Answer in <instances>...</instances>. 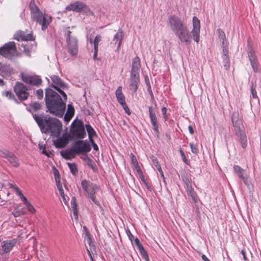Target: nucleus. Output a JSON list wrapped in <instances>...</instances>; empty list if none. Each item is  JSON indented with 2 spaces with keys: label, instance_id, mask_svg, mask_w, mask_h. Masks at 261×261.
<instances>
[{
  "label": "nucleus",
  "instance_id": "f257e3e1",
  "mask_svg": "<svg viewBox=\"0 0 261 261\" xmlns=\"http://www.w3.org/2000/svg\"><path fill=\"white\" fill-rule=\"evenodd\" d=\"M50 78L52 81L51 86L62 95L63 99L58 93L51 89L46 88L45 95L46 108L50 114L61 118L65 113V101L67 99V95L61 89L66 88L67 85L57 75H50Z\"/></svg>",
  "mask_w": 261,
  "mask_h": 261
},
{
  "label": "nucleus",
  "instance_id": "f03ea898",
  "mask_svg": "<svg viewBox=\"0 0 261 261\" xmlns=\"http://www.w3.org/2000/svg\"><path fill=\"white\" fill-rule=\"evenodd\" d=\"M192 22L193 29L190 32L184 21L179 17L172 15L167 19V24L170 30L181 43L187 45L191 43L192 36L197 43L199 42L200 39V20L194 16L193 17Z\"/></svg>",
  "mask_w": 261,
  "mask_h": 261
},
{
  "label": "nucleus",
  "instance_id": "7ed1b4c3",
  "mask_svg": "<svg viewBox=\"0 0 261 261\" xmlns=\"http://www.w3.org/2000/svg\"><path fill=\"white\" fill-rule=\"evenodd\" d=\"M33 118L43 133H50L51 136L58 137L62 129V124L57 118L48 115H33Z\"/></svg>",
  "mask_w": 261,
  "mask_h": 261
},
{
  "label": "nucleus",
  "instance_id": "20e7f679",
  "mask_svg": "<svg viewBox=\"0 0 261 261\" xmlns=\"http://www.w3.org/2000/svg\"><path fill=\"white\" fill-rule=\"evenodd\" d=\"M29 7L31 11V18L41 25L42 31H45L51 22V17L43 14L38 8L34 0H31Z\"/></svg>",
  "mask_w": 261,
  "mask_h": 261
},
{
  "label": "nucleus",
  "instance_id": "39448f33",
  "mask_svg": "<svg viewBox=\"0 0 261 261\" xmlns=\"http://www.w3.org/2000/svg\"><path fill=\"white\" fill-rule=\"evenodd\" d=\"M231 120L237 140L242 148L245 149L247 146V136L242 123V120L238 113H233L232 114Z\"/></svg>",
  "mask_w": 261,
  "mask_h": 261
},
{
  "label": "nucleus",
  "instance_id": "423d86ee",
  "mask_svg": "<svg viewBox=\"0 0 261 261\" xmlns=\"http://www.w3.org/2000/svg\"><path fill=\"white\" fill-rule=\"evenodd\" d=\"M65 36L69 53L72 56H75L77 54L79 50L77 40L75 36L72 35V32L69 30V27L65 29Z\"/></svg>",
  "mask_w": 261,
  "mask_h": 261
},
{
  "label": "nucleus",
  "instance_id": "0eeeda50",
  "mask_svg": "<svg viewBox=\"0 0 261 261\" xmlns=\"http://www.w3.org/2000/svg\"><path fill=\"white\" fill-rule=\"evenodd\" d=\"M81 186L92 201L95 204L99 206V202L96 200L95 196V193L98 190V187L96 184L86 179L82 181Z\"/></svg>",
  "mask_w": 261,
  "mask_h": 261
},
{
  "label": "nucleus",
  "instance_id": "6e6552de",
  "mask_svg": "<svg viewBox=\"0 0 261 261\" xmlns=\"http://www.w3.org/2000/svg\"><path fill=\"white\" fill-rule=\"evenodd\" d=\"M86 134L84 124L82 121L75 122L74 121L71 123L69 135L71 139H82L85 138Z\"/></svg>",
  "mask_w": 261,
  "mask_h": 261
},
{
  "label": "nucleus",
  "instance_id": "1a4fd4ad",
  "mask_svg": "<svg viewBox=\"0 0 261 261\" xmlns=\"http://www.w3.org/2000/svg\"><path fill=\"white\" fill-rule=\"evenodd\" d=\"M16 52V47L14 42H9L0 47V55L8 59H11Z\"/></svg>",
  "mask_w": 261,
  "mask_h": 261
},
{
  "label": "nucleus",
  "instance_id": "9d476101",
  "mask_svg": "<svg viewBox=\"0 0 261 261\" xmlns=\"http://www.w3.org/2000/svg\"><path fill=\"white\" fill-rule=\"evenodd\" d=\"M66 10L79 13H88L90 12V10L88 6L85 3L80 1H76L70 4L66 7Z\"/></svg>",
  "mask_w": 261,
  "mask_h": 261
},
{
  "label": "nucleus",
  "instance_id": "9b49d317",
  "mask_svg": "<svg viewBox=\"0 0 261 261\" xmlns=\"http://www.w3.org/2000/svg\"><path fill=\"white\" fill-rule=\"evenodd\" d=\"M73 146L76 151V153L86 154L91 150V146L87 140H79L75 142Z\"/></svg>",
  "mask_w": 261,
  "mask_h": 261
},
{
  "label": "nucleus",
  "instance_id": "f8f14e48",
  "mask_svg": "<svg viewBox=\"0 0 261 261\" xmlns=\"http://www.w3.org/2000/svg\"><path fill=\"white\" fill-rule=\"evenodd\" d=\"M14 89L16 95L21 100L27 99L29 96L28 88L22 83L17 82Z\"/></svg>",
  "mask_w": 261,
  "mask_h": 261
},
{
  "label": "nucleus",
  "instance_id": "ddd939ff",
  "mask_svg": "<svg viewBox=\"0 0 261 261\" xmlns=\"http://www.w3.org/2000/svg\"><path fill=\"white\" fill-rule=\"evenodd\" d=\"M0 154L3 158H6L12 166L14 167L19 166V161L13 152L6 149H3L0 150Z\"/></svg>",
  "mask_w": 261,
  "mask_h": 261
},
{
  "label": "nucleus",
  "instance_id": "4468645a",
  "mask_svg": "<svg viewBox=\"0 0 261 261\" xmlns=\"http://www.w3.org/2000/svg\"><path fill=\"white\" fill-rule=\"evenodd\" d=\"M21 79L25 83L36 86H39L42 83L41 79L37 75L32 76L21 73Z\"/></svg>",
  "mask_w": 261,
  "mask_h": 261
},
{
  "label": "nucleus",
  "instance_id": "2eb2a0df",
  "mask_svg": "<svg viewBox=\"0 0 261 261\" xmlns=\"http://www.w3.org/2000/svg\"><path fill=\"white\" fill-rule=\"evenodd\" d=\"M235 173L241 179L244 184L247 187H249L248 182V176L246 171L238 165H234L233 167Z\"/></svg>",
  "mask_w": 261,
  "mask_h": 261
},
{
  "label": "nucleus",
  "instance_id": "dca6fc26",
  "mask_svg": "<svg viewBox=\"0 0 261 261\" xmlns=\"http://www.w3.org/2000/svg\"><path fill=\"white\" fill-rule=\"evenodd\" d=\"M54 141V144L56 148H62L65 147L68 143L69 136L66 133L63 134L61 137H59Z\"/></svg>",
  "mask_w": 261,
  "mask_h": 261
},
{
  "label": "nucleus",
  "instance_id": "f3484780",
  "mask_svg": "<svg viewBox=\"0 0 261 261\" xmlns=\"http://www.w3.org/2000/svg\"><path fill=\"white\" fill-rule=\"evenodd\" d=\"M18 243V240L16 239L3 241L1 245L3 252H10Z\"/></svg>",
  "mask_w": 261,
  "mask_h": 261
},
{
  "label": "nucleus",
  "instance_id": "a211bd4d",
  "mask_svg": "<svg viewBox=\"0 0 261 261\" xmlns=\"http://www.w3.org/2000/svg\"><path fill=\"white\" fill-rule=\"evenodd\" d=\"M140 83V75H130L129 89L133 93L136 92Z\"/></svg>",
  "mask_w": 261,
  "mask_h": 261
},
{
  "label": "nucleus",
  "instance_id": "6ab92c4d",
  "mask_svg": "<svg viewBox=\"0 0 261 261\" xmlns=\"http://www.w3.org/2000/svg\"><path fill=\"white\" fill-rule=\"evenodd\" d=\"M141 68L140 58L136 56L132 62L130 75H140L139 72Z\"/></svg>",
  "mask_w": 261,
  "mask_h": 261
},
{
  "label": "nucleus",
  "instance_id": "aec40b11",
  "mask_svg": "<svg viewBox=\"0 0 261 261\" xmlns=\"http://www.w3.org/2000/svg\"><path fill=\"white\" fill-rule=\"evenodd\" d=\"M13 71L10 65L7 63L0 62V75L3 77L9 76Z\"/></svg>",
  "mask_w": 261,
  "mask_h": 261
},
{
  "label": "nucleus",
  "instance_id": "412c9836",
  "mask_svg": "<svg viewBox=\"0 0 261 261\" xmlns=\"http://www.w3.org/2000/svg\"><path fill=\"white\" fill-rule=\"evenodd\" d=\"M248 55L253 71L256 72H257L258 64L254 51L252 49H249L248 50Z\"/></svg>",
  "mask_w": 261,
  "mask_h": 261
},
{
  "label": "nucleus",
  "instance_id": "4be33fe9",
  "mask_svg": "<svg viewBox=\"0 0 261 261\" xmlns=\"http://www.w3.org/2000/svg\"><path fill=\"white\" fill-rule=\"evenodd\" d=\"M14 38L17 40L32 41L35 39L32 34H26L22 31H18L14 35Z\"/></svg>",
  "mask_w": 261,
  "mask_h": 261
},
{
  "label": "nucleus",
  "instance_id": "5701e85b",
  "mask_svg": "<svg viewBox=\"0 0 261 261\" xmlns=\"http://www.w3.org/2000/svg\"><path fill=\"white\" fill-rule=\"evenodd\" d=\"M60 153L61 156L65 159L71 160L75 158L76 151H75V149L72 146L70 148L61 151Z\"/></svg>",
  "mask_w": 261,
  "mask_h": 261
},
{
  "label": "nucleus",
  "instance_id": "b1692460",
  "mask_svg": "<svg viewBox=\"0 0 261 261\" xmlns=\"http://www.w3.org/2000/svg\"><path fill=\"white\" fill-rule=\"evenodd\" d=\"M124 34L123 32L122 29H119L117 33L115 35L114 37V41H116L115 43L118 42V45L117 50H118L120 47L123 38Z\"/></svg>",
  "mask_w": 261,
  "mask_h": 261
},
{
  "label": "nucleus",
  "instance_id": "393cba45",
  "mask_svg": "<svg viewBox=\"0 0 261 261\" xmlns=\"http://www.w3.org/2000/svg\"><path fill=\"white\" fill-rule=\"evenodd\" d=\"M74 114V109L73 107L71 104H68L67 106V110L64 116V120L68 122L70 120Z\"/></svg>",
  "mask_w": 261,
  "mask_h": 261
},
{
  "label": "nucleus",
  "instance_id": "a878e982",
  "mask_svg": "<svg viewBox=\"0 0 261 261\" xmlns=\"http://www.w3.org/2000/svg\"><path fill=\"white\" fill-rule=\"evenodd\" d=\"M116 96L118 102L121 105L123 104L125 102V99L124 95L122 92V87L121 86L118 87V88L116 90Z\"/></svg>",
  "mask_w": 261,
  "mask_h": 261
},
{
  "label": "nucleus",
  "instance_id": "bb28decb",
  "mask_svg": "<svg viewBox=\"0 0 261 261\" xmlns=\"http://www.w3.org/2000/svg\"><path fill=\"white\" fill-rule=\"evenodd\" d=\"M54 175H55V180H56V185H57V187L59 190V192L60 195H63V193H64V190L62 188V185L60 182V175H59V172L58 170H56V171H55L54 172Z\"/></svg>",
  "mask_w": 261,
  "mask_h": 261
},
{
  "label": "nucleus",
  "instance_id": "cd10ccee",
  "mask_svg": "<svg viewBox=\"0 0 261 261\" xmlns=\"http://www.w3.org/2000/svg\"><path fill=\"white\" fill-rule=\"evenodd\" d=\"M71 207H72L74 218L76 220H78L77 205L76 203V199L74 197H73L71 200Z\"/></svg>",
  "mask_w": 261,
  "mask_h": 261
},
{
  "label": "nucleus",
  "instance_id": "c85d7f7f",
  "mask_svg": "<svg viewBox=\"0 0 261 261\" xmlns=\"http://www.w3.org/2000/svg\"><path fill=\"white\" fill-rule=\"evenodd\" d=\"M85 126L88 134L89 140L92 141L93 139L92 137L96 135V132L90 124H86Z\"/></svg>",
  "mask_w": 261,
  "mask_h": 261
},
{
  "label": "nucleus",
  "instance_id": "c756f323",
  "mask_svg": "<svg viewBox=\"0 0 261 261\" xmlns=\"http://www.w3.org/2000/svg\"><path fill=\"white\" fill-rule=\"evenodd\" d=\"M42 108L41 104L38 102H33L30 103V111L36 112L40 110Z\"/></svg>",
  "mask_w": 261,
  "mask_h": 261
},
{
  "label": "nucleus",
  "instance_id": "7c9ffc66",
  "mask_svg": "<svg viewBox=\"0 0 261 261\" xmlns=\"http://www.w3.org/2000/svg\"><path fill=\"white\" fill-rule=\"evenodd\" d=\"M101 39V37L99 35H97L95 37L93 41L91 39L90 40L91 43H93L94 49H98V43Z\"/></svg>",
  "mask_w": 261,
  "mask_h": 261
},
{
  "label": "nucleus",
  "instance_id": "2f4dec72",
  "mask_svg": "<svg viewBox=\"0 0 261 261\" xmlns=\"http://www.w3.org/2000/svg\"><path fill=\"white\" fill-rule=\"evenodd\" d=\"M83 228L85 230V235L87 237L86 239L87 240V244L89 245V246H93V242L91 238L89 230H88L86 226H84Z\"/></svg>",
  "mask_w": 261,
  "mask_h": 261
},
{
  "label": "nucleus",
  "instance_id": "473e14b6",
  "mask_svg": "<svg viewBox=\"0 0 261 261\" xmlns=\"http://www.w3.org/2000/svg\"><path fill=\"white\" fill-rule=\"evenodd\" d=\"M67 165L70 169L72 174L75 175L77 173V168L76 165L75 163H67Z\"/></svg>",
  "mask_w": 261,
  "mask_h": 261
},
{
  "label": "nucleus",
  "instance_id": "72a5a7b5",
  "mask_svg": "<svg viewBox=\"0 0 261 261\" xmlns=\"http://www.w3.org/2000/svg\"><path fill=\"white\" fill-rule=\"evenodd\" d=\"M223 66L227 70L230 67V60L229 56H222Z\"/></svg>",
  "mask_w": 261,
  "mask_h": 261
},
{
  "label": "nucleus",
  "instance_id": "f704fd0d",
  "mask_svg": "<svg viewBox=\"0 0 261 261\" xmlns=\"http://www.w3.org/2000/svg\"><path fill=\"white\" fill-rule=\"evenodd\" d=\"M150 122H151V124L152 126V128H153L155 134L157 136H159V134H160V132L159 130V123H158L157 120H154V121H151Z\"/></svg>",
  "mask_w": 261,
  "mask_h": 261
},
{
  "label": "nucleus",
  "instance_id": "c9c22d12",
  "mask_svg": "<svg viewBox=\"0 0 261 261\" xmlns=\"http://www.w3.org/2000/svg\"><path fill=\"white\" fill-rule=\"evenodd\" d=\"M187 192L188 195L190 196L192 201L196 203L198 201V198L197 197V195L196 192L194 191V189H193L190 191H188Z\"/></svg>",
  "mask_w": 261,
  "mask_h": 261
},
{
  "label": "nucleus",
  "instance_id": "e433bc0d",
  "mask_svg": "<svg viewBox=\"0 0 261 261\" xmlns=\"http://www.w3.org/2000/svg\"><path fill=\"white\" fill-rule=\"evenodd\" d=\"M87 253L90 256L91 261H94L93 258L92 256V254H94V253L96 252V249L95 247L94 246V244L93 243V246H89V248H87Z\"/></svg>",
  "mask_w": 261,
  "mask_h": 261
},
{
  "label": "nucleus",
  "instance_id": "4c0bfd02",
  "mask_svg": "<svg viewBox=\"0 0 261 261\" xmlns=\"http://www.w3.org/2000/svg\"><path fill=\"white\" fill-rule=\"evenodd\" d=\"M87 162H86L87 165L90 167L93 171L96 170V167L94 162L91 159H87Z\"/></svg>",
  "mask_w": 261,
  "mask_h": 261
},
{
  "label": "nucleus",
  "instance_id": "58836bf2",
  "mask_svg": "<svg viewBox=\"0 0 261 261\" xmlns=\"http://www.w3.org/2000/svg\"><path fill=\"white\" fill-rule=\"evenodd\" d=\"M219 32V37L222 40V44L224 45L225 40V35L224 32L221 30L220 29L218 30Z\"/></svg>",
  "mask_w": 261,
  "mask_h": 261
},
{
  "label": "nucleus",
  "instance_id": "ea45409f",
  "mask_svg": "<svg viewBox=\"0 0 261 261\" xmlns=\"http://www.w3.org/2000/svg\"><path fill=\"white\" fill-rule=\"evenodd\" d=\"M251 92L252 97L253 98L258 99V97H257V94H256V92L255 91V87L254 86L253 83H251Z\"/></svg>",
  "mask_w": 261,
  "mask_h": 261
},
{
  "label": "nucleus",
  "instance_id": "a19ab883",
  "mask_svg": "<svg viewBox=\"0 0 261 261\" xmlns=\"http://www.w3.org/2000/svg\"><path fill=\"white\" fill-rule=\"evenodd\" d=\"M140 253L141 255H142V257H143L146 261L149 260V256L148 255V254L145 249L142 250L140 251Z\"/></svg>",
  "mask_w": 261,
  "mask_h": 261
},
{
  "label": "nucleus",
  "instance_id": "79ce46f5",
  "mask_svg": "<svg viewBox=\"0 0 261 261\" xmlns=\"http://www.w3.org/2000/svg\"><path fill=\"white\" fill-rule=\"evenodd\" d=\"M191 151L194 154H197L199 152L198 149L193 143H190Z\"/></svg>",
  "mask_w": 261,
  "mask_h": 261
},
{
  "label": "nucleus",
  "instance_id": "37998d69",
  "mask_svg": "<svg viewBox=\"0 0 261 261\" xmlns=\"http://www.w3.org/2000/svg\"><path fill=\"white\" fill-rule=\"evenodd\" d=\"M222 51H223V55L222 56H228V48L226 46V45L225 44V43L222 44Z\"/></svg>",
  "mask_w": 261,
  "mask_h": 261
},
{
  "label": "nucleus",
  "instance_id": "c03bdc74",
  "mask_svg": "<svg viewBox=\"0 0 261 261\" xmlns=\"http://www.w3.org/2000/svg\"><path fill=\"white\" fill-rule=\"evenodd\" d=\"M28 211L31 213H34L35 211V210L33 206L30 203V202H27V203L25 204Z\"/></svg>",
  "mask_w": 261,
  "mask_h": 261
},
{
  "label": "nucleus",
  "instance_id": "a18cd8bd",
  "mask_svg": "<svg viewBox=\"0 0 261 261\" xmlns=\"http://www.w3.org/2000/svg\"><path fill=\"white\" fill-rule=\"evenodd\" d=\"M36 94L39 99H41L43 97V91L42 89H38L36 92Z\"/></svg>",
  "mask_w": 261,
  "mask_h": 261
},
{
  "label": "nucleus",
  "instance_id": "49530a36",
  "mask_svg": "<svg viewBox=\"0 0 261 261\" xmlns=\"http://www.w3.org/2000/svg\"><path fill=\"white\" fill-rule=\"evenodd\" d=\"M12 214L15 217H19V216L24 214V213L23 212L19 211L16 210H15L13 212Z\"/></svg>",
  "mask_w": 261,
  "mask_h": 261
},
{
  "label": "nucleus",
  "instance_id": "de8ad7c7",
  "mask_svg": "<svg viewBox=\"0 0 261 261\" xmlns=\"http://www.w3.org/2000/svg\"><path fill=\"white\" fill-rule=\"evenodd\" d=\"M121 106L123 107L124 110L125 111V113L128 115H130L131 113L130 111L126 105V102L124 103L123 104L121 105Z\"/></svg>",
  "mask_w": 261,
  "mask_h": 261
},
{
  "label": "nucleus",
  "instance_id": "09e8293b",
  "mask_svg": "<svg viewBox=\"0 0 261 261\" xmlns=\"http://www.w3.org/2000/svg\"><path fill=\"white\" fill-rule=\"evenodd\" d=\"M182 180L184 181L185 185L190 184L191 183V180H190L187 175H184L182 176Z\"/></svg>",
  "mask_w": 261,
  "mask_h": 261
},
{
  "label": "nucleus",
  "instance_id": "8fccbe9b",
  "mask_svg": "<svg viewBox=\"0 0 261 261\" xmlns=\"http://www.w3.org/2000/svg\"><path fill=\"white\" fill-rule=\"evenodd\" d=\"M131 161L134 166L138 165L139 164L137 162V159L134 154H130Z\"/></svg>",
  "mask_w": 261,
  "mask_h": 261
},
{
  "label": "nucleus",
  "instance_id": "3c124183",
  "mask_svg": "<svg viewBox=\"0 0 261 261\" xmlns=\"http://www.w3.org/2000/svg\"><path fill=\"white\" fill-rule=\"evenodd\" d=\"M149 118L151 117L156 116L155 112L153 111L152 107H149L148 108Z\"/></svg>",
  "mask_w": 261,
  "mask_h": 261
},
{
  "label": "nucleus",
  "instance_id": "603ef678",
  "mask_svg": "<svg viewBox=\"0 0 261 261\" xmlns=\"http://www.w3.org/2000/svg\"><path fill=\"white\" fill-rule=\"evenodd\" d=\"M179 152H180V154L181 155V156L182 158V159L183 160V161L187 164H188V161L187 160V159H186V157L185 156V154L184 152V151L181 150V149H180L179 150Z\"/></svg>",
  "mask_w": 261,
  "mask_h": 261
},
{
  "label": "nucleus",
  "instance_id": "864d4df0",
  "mask_svg": "<svg viewBox=\"0 0 261 261\" xmlns=\"http://www.w3.org/2000/svg\"><path fill=\"white\" fill-rule=\"evenodd\" d=\"M4 94L8 97L9 99H12L14 97V95L12 94V93L10 91H6L4 92Z\"/></svg>",
  "mask_w": 261,
  "mask_h": 261
},
{
  "label": "nucleus",
  "instance_id": "5fc2aeb1",
  "mask_svg": "<svg viewBox=\"0 0 261 261\" xmlns=\"http://www.w3.org/2000/svg\"><path fill=\"white\" fill-rule=\"evenodd\" d=\"M126 233H127V234L129 240L132 242L133 239H134V236L132 234V233H131V232L130 231V230L129 229H128L126 231Z\"/></svg>",
  "mask_w": 261,
  "mask_h": 261
},
{
  "label": "nucleus",
  "instance_id": "6e6d98bb",
  "mask_svg": "<svg viewBox=\"0 0 261 261\" xmlns=\"http://www.w3.org/2000/svg\"><path fill=\"white\" fill-rule=\"evenodd\" d=\"M162 113L163 114V115H164V118H165V120H166L167 119V116H166V113H167V109L164 107L162 108Z\"/></svg>",
  "mask_w": 261,
  "mask_h": 261
},
{
  "label": "nucleus",
  "instance_id": "4d7b16f0",
  "mask_svg": "<svg viewBox=\"0 0 261 261\" xmlns=\"http://www.w3.org/2000/svg\"><path fill=\"white\" fill-rule=\"evenodd\" d=\"M23 52L25 53V54L27 56H28V57L31 56L30 51L26 46H24Z\"/></svg>",
  "mask_w": 261,
  "mask_h": 261
},
{
  "label": "nucleus",
  "instance_id": "13d9d810",
  "mask_svg": "<svg viewBox=\"0 0 261 261\" xmlns=\"http://www.w3.org/2000/svg\"><path fill=\"white\" fill-rule=\"evenodd\" d=\"M152 162L154 165V166L156 168L157 167H158V166H160V165L159 164V162L158 161V160L155 158H152Z\"/></svg>",
  "mask_w": 261,
  "mask_h": 261
},
{
  "label": "nucleus",
  "instance_id": "bf43d9fd",
  "mask_svg": "<svg viewBox=\"0 0 261 261\" xmlns=\"http://www.w3.org/2000/svg\"><path fill=\"white\" fill-rule=\"evenodd\" d=\"M92 144L93 149L94 150H98V147L97 145L94 142L93 139H92V141H90Z\"/></svg>",
  "mask_w": 261,
  "mask_h": 261
},
{
  "label": "nucleus",
  "instance_id": "052dcab7",
  "mask_svg": "<svg viewBox=\"0 0 261 261\" xmlns=\"http://www.w3.org/2000/svg\"><path fill=\"white\" fill-rule=\"evenodd\" d=\"M186 191L188 192V191H190L192 190L193 189V188H192V184L191 183L190 184H187L186 185Z\"/></svg>",
  "mask_w": 261,
  "mask_h": 261
},
{
  "label": "nucleus",
  "instance_id": "680f3d73",
  "mask_svg": "<svg viewBox=\"0 0 261 261\" xmlns=\"http://www.w3.org/2000/svg\"><path fill=\"white\" fill-rule=\"evenodd\" d=\"M145 81H146L147 86H148V90H150L151 93V94H152V91L151 90V87H150V84H149V79L147 76H146L145 77Z\"/></svg>",
  "mask_w": 261,
  "mask_h": 261
},
{
  "label": "nucleus",
  "instance_id": "e2e57ef3",
  "mask_svg": "<svg viewBox=\"0 0 261 261\" xmlns=\"http://www.w3.org/2000/svg\"><path fill=\"white\" fill-rule=\"evenodd\" d=\"M20 198H21L22 201H23L24 202L25 204H27V202H29L26 197L23 194L20 196Z\"/></svg>",
  "mask_w": 261,
  "mask_h": 261
},
{
  "label": "nucleus",
  "instance_id": "0e129e2a",
  "mask_svg": "<svg viewBox=\"0 0 261 261\" xmlns=\"http://www.w3.org/2000/svg\"><path fill=\"white\" fill-rule=\"evenodd\" d=\"M135 167L136 168V170H137V172L139 174H142V171L141 170V168H140L139 164L138 165L135 166Z\"/></svg>",
  "mask_w": 261,
  "mask_h": 261
},
{
  "label": "nucleus",
  "instance_id": "69168bd1",
  "mask_svg": "<svg viewBox=\"0 0 261 261\" xmlns=\"http://www.w3.org/2000/svg\"><path fill=\"white\" fill-rule=\"evenodd\" d=\"M42 153L47 156V157H50L49 153L46 150L45 147L43 148L42 150Z\"/></svg>",
  "mask_w": 261,
  "mask_h": 261
},
{
  "label": "nucleus",
  "instance_id": "338daca9",
  "mask_svg": "<svg viewBox=\"0 0 261 261\" xmlns=\"http://www.w3.org/2000/svg\"><path fill=\"white\" fill-rule=\"evenodd\" d=\"M188 129H189V131L191 135H193L194 134V129H193V127H192V125H189L188 126Z\"/></svg>",
  "mask_w": 261,
  "mask_h": 261
},
{
  "label": "nucleus",
  "instance_id": "774afa93",
  "mask_svg": "<svg viewBox=\"0 0 261 261\" xmlns=\"http://www.w3.org/2000/svg\"><path fill=\"white\" fill-rule=\"evenodd\" d=\"M201 258L203 261H210L209 259L206 256V255L204 254L202 255Z\"/></svg>",
  "mask_w": 261,
  "mask_h": 261
}]
</instances>
